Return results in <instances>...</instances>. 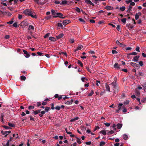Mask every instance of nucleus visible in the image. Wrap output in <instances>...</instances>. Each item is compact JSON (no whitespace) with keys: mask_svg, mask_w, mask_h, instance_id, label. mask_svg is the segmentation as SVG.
<instances>
[{"mask_svg":"<svg viewBox=\"0 0 146 146\" xmlns=\"http://www.w3.org/2000/svg\"><path fill=\"white\" fill-rule=\"evenodd\" d=\"M116 77L114 78V81L113 82L111 83L110 84V87L114 93H117L118 91V88L117 86V84L116 82Z\"/></svg>","mask_w":146,"mask_h":146,"instance_id":"1","label":"nucleus"},{"mask_svg":"<svg viewBox=\"0 0 146 146\" xmlns=\"http://www.w3.org/2000/svg\"><path fill=\"white\" fill-rule=\"evenodd\" d=\"M23 12V13L27 15L30 16L33 18H37L36 13L33 11H32L31 9H26L24 10Z\"/></svg>","mask_w":146,"mask_h":146,"instance_id":"2","label":"nucleus"},{"mask_svg":"<svg viewBox=\"0 0 146 146\" xmlns=\"http://www.w3.org/2000/svg\"><path fill=\"white\" fill-rule=\"evenodd\" d=\"M63 16V15L62 13H56V15L54 16L53 17L54 18L59 17L60 18H64L62 17Z\"/></svg>","mask_w":146,"mask_h":146,"instance_id":"3","label":"nucleus"},{"mask_svg":"<svg viewBox=\"0 0 146 146\" xmlns=\"http://www.w3.org/2000/svg\"><path fill=\"white\" fill-rule=\"evenodd\" d=\"M20 26L23 28H24L27 25V23L26 21H23L20 24Z\"/></svg>","mask_w":146,"mask_h":146,"instance_id":"4","label":"nucleus"},{"mask_svg":"<svg viewBox=\"0 0 146 146\" xmlns=\"http://www.w3.org/2000/svg\"><path fill=\"white\" fill-rule=\"evenodd\" d=\"M23 51L25 54V57L26 58H28L30 57V52H28L27 51L23 50Z\"/></svg>","mask_w":146,"mask_h":146,"instance_id":"5","label":"nucleus"},{"mask_svg":"<svg viewBox=\"0 0 146 146\" xmlns=\"http://www.w3.org/2000/svg\"><path fill=\"white\" fill-rule=\"evenodd\" d=\"M85 2L88 4L91 5L93 6L94 5V4L90 0H85Z\"/></svg>","mask_w":146,"mask_h":146,"instance_id":"6","label":"nucleus"},{"mask_svg":"<svg viewBox=\"0 0 146 146\" xmlns=\"http://www.w3.org/2000/svg\"><path fill=\"white\" fill-rule=\"evenodd\" d=\"M140 56V55L137 56H134L132 60L134 62H136Z\"/></svg>","mask_w":146,"mask_h":146,"instance_id":"7","label":"nucleus"},{"mask_svg":"<svg viewBox=\"0 0 146 146\" xmlns=\"http://www.w3.org/2000/svg\"><path fill=\"white\" fill-rule=\"evenodd\" d=\"M83 46L82 45L80 44L79 45L77 48L74 51L76 52V51H77L79 50H81L83 48Z\"/></svg>","mask_w":146,"mask_h":146,"instance_id":"8","label":"nucleus"},{"mask_svg":"<svg viewBox=\"0 0 146 146\" xmlns=\"http://www.w3.org/2000/svg\"><path fill=\"white\" fill-rule=\"evenodd\" d=\"M141 15V13L139 12L137 13H136L135 16V18L136 20L138 19L139 18V16Z\"/></svg>","mask_w":146,"mask_h":146,"instance_id":"9","label":"nucleus"},{"mask_svg":"<svg viewBox=\"0 0 146 146\" xmlns=\"http://www.w3.org/2000/svg\"><path fill=\"white\" fill-rule=\"evenodd\" d=\"M130 64L135 68L138 67V64L135 63L131 62L130 63Z\"/></svg>","mask_w":146,"mask_h":146,"instance_id":"10","label":"nucleus"},{"mask_svg":"<svg viewBox=\"0 0 146 146\" xmlns=\"http://www.w3.org/2000/svg\"><path fill=\"white\" fill-rule=\"evenodd\" d=\"M114 67L115 68L118 69L120 68L119 66L118 65L117 63H115L114 65Z\"/></svg>","mask_w":146,"mask_h":146,"instance_id":"11","label":"nucleus"},{"mask_svg":"<svg viewBox=\"0 0 146 146\" xmlns=\"http://www.w3.org/2000/svg\"><path fill=\"white\" fill-rule=\"evenodd\" d=\"M99 133H102L104 135H105L106 134V131L104 130H102L99 132Z\"/></svg>","mask_w":146,"mask_h":146,"instance_id":"12","label":"nucleus"},{"mask_svg":"<svg viewBox=\"0 0 146 146\" xmlns=\"http://www.w3.org/2000/svg\"><path fill=\"white\" fill-rule=\"evenodd\" d=\"M106 90L108 91V92H110V87L107 84H106Z\"/></svg>","mask_w":146,"mask_h":146,"instance_id":"13","label":"nucleus"},{"mask_svg":"<svg viewBox=\"0 0 146 146\" xmlns=\"http://www.w3.org/2000/svg\"><path fill=\"white\" fill-rule=\"evenodd\" d=\"M70 23V20H64V25H66Z\"/></svg>","mask_w":146,"mask_h":146,"instance_id":"14","label":"nucleus"},{"mask_svg":"<svg viewBox=\"0 0 146 146\" xmlns=\"http://www.w3.org/2000/svg\"><path fill=\"white\" fill-rule=\"evenodd\" d=\"M11 132V131H4L3 133L4 134H5V137H6L7 135H8L9 133H10Z\"/></svg>","mask_w":146,"mask_h":146,"instance_id":"15","label":"nucleus"},{"mask_svg":"<svg viewBox=\"0 0 146 146\" xmlns=\"http://www.w3.org/2000/svg\"><path fill=\"white\" fill-rule=\"evenodd\" d=\"M28 30H34V27L32 25H29L28 27Z\"/></svg>","mask_w":146,"mask_h":146,"instance_id":"16","label":"nucleus"},{"mask_svg":"<svg viewBox=\"0 0 146 146\" xmlns=\"http://www.w3.org/2000/svg\"><path fill=\"white\" fill-rule=\"evenodd\" d=\"M105 9L108 10H112L113 8L110 6H107L105 7Z\"/></svg>","mask_w":146,"mask_h":146,"instance_id":"17","label":"nucleus"},{"mask_svg":"<svg viewBox=\"0 0 146 146\" xmlns=\"http://www.w3.org/2000/svg\"><path fill=\"white\" fill-rule=\"evenodd\" d=\"M78 119H79V118L78 117H75L74 118L70 120V121L71 122L74 121L76 120H77Z\"/></svg>","mask_w":146,"mask_h":146,"instance_id":"18","label":"nucleus"},{"mask_svg":"<svg viewBox=\"0 0 146 146\" xmlns=\"http://www.w3.org/2000/svg\"><path fill=\"white\" fill-rule=\"evenodd\" d=\"M49 39L50 40L53 41H55L56 40L55 38L53 37H50Z\"/></svg>","mask_w":146,"mask_h":146,"instance_id":"19","label":"nucleus"},{"mask_svg":"<svg viewBox=\"0 0 146 146\" xmlns=\"http://www.w3.org/2000/svg\"><path fill=\"white\" fill-rule=\"evenodd\" d=\"M40 110H38L36 111H34L33 112V113L35 114L36 115L38 114V113L40 112Z\"/></svg>","mask_w":146,"mask_h":146,"instance_id":"20","label":"nucleus"},{"mask_svg":"<svg viewBox=\"0 0 146 146\" xmlns=\"http://www.w3.org/2000/svg\"><path fill=\"white\" fill-rule=\"evenodd\" d=\"M51 12L52 13V14L53 15H54V16L56 15V13H56L54 10L52 9L51 10Z\"/></svg>","mask_w":146,"mask_h":146,"instance_id":"21","label":"nucleus"},{"mask_svg":"<svg viewBox=\"0 0 146 146\" xmlns=\"http://www.w3.org/2000/svg\"><path fill=\"white\" fill-rule=\"evenodd\" d=\"M63 33H61L59 35L56 36L57 38L58 39H59L60 38H61L63 36Z\"/></svg>","mask_w":146,"mask_h":146,"instance_id":"22","label":"nucleus"},{"mask_svg":"<svg viewBox=\"0 0 146 146\" xmlns=\"http://www.w3.org/2000/svg\"><path fill=\"white\" fill-rule=\"evenodd\" d=\"M116 43L117 45H119L121 46H123V44L120 42L118 40L116 41Z\"/></svg>","mask_w":146,"mask_h":146,"instance_id":"23","label":"nucleus"},{"mask_svg":"<svg viewBox=\"0 0 146 146\" xmlns=\"http://www.w3.org/2000/svg\"><path fill=\"white\" fill-rule=\"evenodd\" d=\"M117 125L118 129H120L122 127V125L121 124L118 123Z\"/></svg>","mask_w":146,"mask_h":146,"instance_id":"24","label":"nucleus"},{"mask_svg":"<svg viewBox=\"0 0 146 146\" xmlns=\"http://www.w3.org/2000/svg\"><path fill=\"white\" fill-rule=\"evenodd\" d=\"M114 132L113 131V130H111V131L108 132V133H107V134L108 135H111V134H112L113 133H114Z\"/></svg>","mask_w":146,"mask_h":146,"instance_id":"25","label":"nucleus"},{"mask_svg":"<svg viewBox=\"0 0 146 146\" xmlns=\"http://www.w3.org/2000/svg\"><path fill=\"white\" fill-rule=\"evenodd\" d=\"M142 86L144 88V90L146 92V82L143 84L142 85Z\"/></svg>","mask_w":146,"mask_h":146,"instance_id":"26","label":"nucleus"},{"mask_svg":"<svg viewBox=\"0 0 146 146\" xmlns=\"http://www.w3.org/2000/svg\"><path fill=\"white\" fill-rule=\"evenodd\" d=\"M106 143L104 141L101 142L100 143V146H102Z\"/></svg>","mask_w":146,"mask_h":146,"instance_id":"27","label":"nucleus"},{"mask_svg":"<svg viewBox=\"0 0 146 146\" xmlns=\"http://www.w3.org/2000/svg\"><path fill=\"white\" fill-rule=\"evenodd\" d=\"M50 109V108L49 107H46L45 109V112H48V111Z\"/></svg>","mask_w":146,"mask_h":146,"instance_id":"28","label":"nucleus"},{"mask_svg":"<svg viewBox=\"0 0 146 146\" xmlns=\"http://www.w3.org/2000/svg\"><path fill=\"white\" fill-rule=\"evenodd\" d=\"M127 26L129 28H130L131 29H132L133 28V27L130 24H129V25H127Z\"/></svg>","mask_w":146,"mask_h":146,"instance_id":"29","label":"nucleus"},{"mask_svg":"<svg viewBox=\"0 0 146 146\" xmlns=\"http://www.w3.org/2000/svg\"><path fill=\"white\" fill-rule=\"evenodd\" d=\"M50 33H48L46 34L44 36V38H46L47 37H48L50 35Z\"/></svg>","mask_w":146,"mask_h":146,"instance_id":"30","label":"nucleus"},{"mask_svg":"<svg viewBox=\"0 0 146 146\" xmlns=\"http://www.w3.org/2000/svg\"><path fill=\"white\" fill-rule=\"evenodd\" d=\"M126 19V18H123L121 20V21L124 23V24H125Z\"/></svg>","mask_w":146,"mask_h":146,"instance_id":"31","label":"nucleus"},{"mask_svg":"<svg viewBox=\"0 0 146 146\" xmlns=\"http://www.w3.org/2000/svg\"><path fill=\"white\" fill-rule=\"evenodd\" d=\"M125 7L124 6H122L120 8V10L122 11H123L125 9Z\"/></svg>","mask_w":146,"mask_h":146,"instance_id":"32","label":"nucleus"},{"mask_svg":"<svg viewBox=\"0 0 146 146\" xmlns=\"http://www.w3.org/2000/svg\"><path fill=\"white\" fill-rule=\"evenodd\" d=\"M137 53L136 52H134L132 53H130L129 54V55H137Z\"/></svg>","mask_w":146,"mask_h":146,"instance_id":"33","label":"nucleus"},{"mask_svg":"<svg viewBox=\"0 0 146 146\" xmlns=\"http://www.w3.org/2000/svg\"><path fill=\"white\" fill-rule=\"evenodd\" d=\"M128 137L127 135H124L123 136V138L124 139L126 140L127 139Z\"/></svg>","mask_w":146,"mask_h":146,"instance_id":"34","label":"nucleus"},{"mask_svg":"<svg viewBox=\"0 0 146 146\" xmlns=\"http://www.w3.org/2000/svg\"><path fill=\"white\" fill-rule=\"evenodd\" d=\"M94 94V92L93 90H91V91L90 93L88 94V96H91Z\"/></svg>","mask_w":146,"mask_h":146,"instance_id":"35","label":"nucleus"},{"mask_svg":"<svg viewBox=\"0 0 146 146\" xmlns=\"http://www.w3.org/2000/svg\"><path fill=\"white\" fill-rule=\"evenodd\" d=\"M58 26L59 27L62 28V25L61 23H58Z\"/></svg>","mask_w":146,"mask_h":146,"instance_id":"36","label":"nucleus"},{"mask_svg":"<svg viewBox=\"0 0 146 146\" xmlns=\"http://www.w3.org/2000/svg\"><path fill=\"white\" fill-rule=\"evenodd\" d=\"M121 29V27L119 25H118L117 26V29L118 30V31H119Z\"/></svg>","mask_w":146,"mask_h":146,"instance_id":"37","label":"nucleus"},{"mask_svg":"<svg viewBox=\"0 0 146 146\" xmlns=\"http://www.w3.org/2000/svg\"><path fill=\"white\" fill-rule=\"evenodd\" d=\"M78 63L79 64L81 67H82L83 66V64L82 62L80 60L78 61Z\"/></svg>","mask_w":146,"mask_h":146,"instance_id":"38","label":"nucleus"},{"mask_svg":"<svg viewBox=\"0 0 146 146\" xmlns=\"http://www.w3.org/2000/svg\"><path fill=\"white\" fill-rule=\"evenodd\" d=\"M75 10L78 13L80 12V9L78 7H77L76 8Z\"/></svg>","mask_w":146,"mask_h":146,"instance_id":"39","label":"nucleus"},{"mask_svg":"<svg viewBox=\"0 0 146 146\" xmlns=\"http://www.w3.org/2000/svg\"><path fill=\"white\" fill-rule=\"evenodd\" d=\"M21 79L23 80H25L26 79L25 77L24 76H21Z\"/></svg>","mask_w":146,"mask_h":146,"instance_id":"40","label":"nucleus"},{"mask_svg":"<svg viewBox=\"0 0 146 146\" xmlns=\"http://www.w3.org/2000/svg\"><path fill=\"white\" fill-rule=\"evenodd\" d=\"M13 137H14L16 138H17L18 137V134H17L16 135L13 134Z\"/></svg>","mask_w":146,"mask_h":146,"instance_id":"41","label":"nucleus"},{"mask_svg":"<svg viewBox=\"0 0 146 146\" xmlns=\"http://www.w3.org/2000/svg\"><path fill=\"white\" fill-rule=\"evenodd\" d=\"M65 130L66 132L67 133V134H71L72 133L71 132H69L67 130V129L66 128L65 129Z\"/></svg>","mask_w":146,"mask_h":146,"instance_id":"42","label":"nucleus"},{"mask_svg":"<svg viewBox=\"0 0 146 146\" xmlns=\"http://www.w3.org/2000/svg\"><path fill=\"white\" fill-rule=\"evenodd\" d=\"M112 127L113 128V129L114 130H116V128H115V127H116V125L115 124H113Z\"/></svg>","mask_w":146,"mask_h":146,"instance_id":"43","label":"nucleus"},{"mask_svg":"<svg viewBox=\"0 0 146 146\" xmlns=\"http://www.w3.org/2000/svg\"><path fill=\"white\" fill-rule=\"evenodd\" d=\"M65 104H71V102H70V101H68L65 102Z\"/></svg>","mask_w":146,"mask_h":146,"instance_id":"44","label":"nucleus"},{"mask_svg":"<svg viewBox=\"0 0 146 146\" xmlns=\"http://www.w3.org/2000/svg\"><path fill=\"white\" fill-rule=\"evenodd\" d=\"M70 42L71 43H73V42H74V39H70Z\"/></svg>","mask_w":146,"mask_h":146,"instance_id":"45","label":"nucleus"},{"mask_svg":"<svg viewBox=\"0 0 146 146\" xmlns=\"http://www.w3.org/2000/svg\"><path fill=\"white\" fill-rule=\"evenodd\" d=\"M139 46H137L136 48V49H135V50L139 52H140V51L139 50Z\"/></svg>","mask_w":146,"mask_h":146,"instance_id":"46","label":"nucleus"},{"mask_svg":"<svg viewBox=\"0 0 146 146\" xmlns=\"http://www.w3.org/2000/svg\"><path fill=\"white\" fill-rule=\"evenodd\" d=\"M13 26L15 27H17V23H14L13 25Z\"/></svg>","mask_w":146,"mask_h":146,"instance_id":"47","label":"nucleus"},{"mask_svg":"<svg viewBox=\"0 0 146 146\" xmlns=\"http://www.w3.org/2000/svg\"><path fill=\"white\" fill-rule=\"evenodd\" d=\"M76 141L79 144H80L81 143L80 139L77 138V140Z\"/></svg>","mask_w":146,"mask_h":146,"instance_id":"48","label":"nucleus"},{"mask_svg":"<svg viewBox=\"0 0 146 146\" xmlns=\"http://www.w3.org/2000/svg\"><path fill=\"white\" fill-rule=\"evenodd\" d=\"M129 100H126L124 102V104H129Z\"/></svg>","mask_w":146,"mask_h":146,"instance_id":"49","label":"nucleus"},{"mask_svg":"<svg viewBox=\"0 0 146 146\" xmlns=\"http://www.w3.org/2000/svg\"><path fill=\"white\" fill-rule=\"evenodd\" d=\"M34 106H30L29 107V110H31L34 109Z\"/></svg>","mask_w":146,"mask_h":146,"instance_id":"50","label":"nucleus"},{"mask_svg":"<svg viewBox=\"0 0 146 146\" xmlns=\"http://www.w3.org/2000/svg\"><path fill=\"white\" fill-rule=\"evenodd\" d=\"M51 105L52 106V107H51V109H52V110H54L55 108L54 107V104L53 103H52L51 104Z\"/></svg>","mask_w":146,"mask_h":146,"instance_id":"51","label":"nucleus"},{"mask_svg":"<svg viewBox=\"0 0 146 146\" xmlns=\"http://www.w3.org/2000/svg\"><path fill=\"white\" fill-rule=\"evenodd\" d=\"M3 127L6 129H10V128L9 127L5 125L3 126Z\"/></svg>","mask_w":146,"mask_h":146,"instance_id":"52","label":"nucleus"},{"mask_svg":"<svg viewBox=\"0 0 146 146\" xmlns=\"http://www.w3.org/2000/svg\"><path fill=\"white\" fill-rule=\"evenodd\" d=\"M112 53L113 54H117V52L115 50H113L112 51Z\"/></svg>","mask_w":146,"mask_h":146,"instance_id":"53","label":"nucleus"},{"mask_svg":"<svg viewBox=\"0 0 146 146\" xmlns=\"http://www.w3.org/2000/svg\"><path fill=\"white\" fill-rule=\"evenodd\" d=\"M18 19H21L22 17V15H19V16H18Z\"/></svg>","mask_w":146,"mask_h":146,"instance_id":"54","label":"nucleus"},{"mask_svg":"<svg viewBox=\"0 0 146 146\" xmlns=\"http://www.w3.org/2000/svg\"><path fill=\"white\" fill-rule=\"evenodd\" d=\"M9 38V36L8 35H5V39H7Z\"/></svg>","mask_w":146,"mask_h":146,"instance_id":"55","label":"nucleus"},{"mask_svg":"<svg viewBox=\"0 0 146 146\" xmlns=\"http://www.w3.org/2000/svg\"><path fill=\"white\" fill-rule=\"evenodd\" d=\"M104 124L106 126H107V127H108V126H110V123H104Z\"/></svg>","mask_w":146,"mask_h":146,"instance_id":"56","label":"nucleus"},{"mask_svg":"<svg viewBox=\"0 0 146 146\" xmlns=\"http://www.w3.org/2000/svg\"><path fill=\"white\" fill-rule=\"evenodd\" d=\"M139 64L141 66H142L143 65V63L142 61H140L139 62Z\"/></svg>","mask_w":146,"mask_h":146,"instance_id":"57","label":"nucleus"},{"mask_svg":"<svg viewBox=\"0 0 146 146\" xmlns=\"http://www.w3.org/2000/svg\"><path fill=\"white\" fill-rule=\"evenodd\" d=\"M79 20L81 22H85L82 19L80 18L79 19Z\"/></svg>","mask_w":146,"mask_h":146,"instance_id":"58","label":"nucleus"},{"mask_svg":"<svg viewBox=\"0 0 146 146\" xmlns=\"http://www.w3.org/2000/svg\"><path fill=\"white\" fill-rule=\"evenodd\" d=\"M60 108V107L59 106H57L56 107L55 109L57 110H59Z\"/></svg>","mask_w":146,"mask_h":146,"instance_id":"59","label":"nucleus"},{"mask_svg":"<svg viewBox=\"0 0 146 146\" xmlns=\"http://www.w3.org/2000/svg\"><path fill=\"white\" fill-rule=\"evenodd\" d=\"M90 21L91 23H95V21L92 19L90 20Z\"/></svg>","mask_w":146,"mask_h":146,"instance_id":"60","label":"nucleus"},{"mask_svg":"<svg viewBox=\"0 0 146 146\" xmlns=\"http://www.w3.org/2000/svg\"><path fill=\"white\" fill-rule=\"evenodd\" d=\"M89 53L92 54H95L94 52L92 51H89Z\"/></svg>","mask_w":146,"mask_h":146,"instance_id":"61","label":"nucleus"},{"mask_svg":"<svg viewBox=\"0 0 146 146\" xmlns=\"http://www.w3.org/2000/svg\"><path fill=\"white\" fill-rule=\"evenodd\" d=\"M135 4V3L134 2H131L130 3V5L134 6Z\"/></svg>","mask_w":146,"mask_h":146,"instance_id":"62","label":"nucleus"},{"mask_svg":"<svg viewBox=\"0 0 146 146\" xmlns=\"http://www.w3.org/2000/svg\"><path fill=\"white\" fill-rule=\"evenodd\" d=\"M142 55L144 57H146V54H145L144 53H142Z\"/></svg>","mask_w":146,"mask_h":146,"instance_id":"63","label":"nucleus"},{"mask_svg":"<svg viewBox=\"0 0 146 146\" xmlns=\"http://www.w3.org/2000/svg\"><path fill=\"white\" fill-rule=\"evenodd\" d=\"M146 101V98H144L141 100L142 102H145Z\"/></svg>","mask_w":146,"mask_h":146,"instance_id":"64","label":"nucleus"}]
</instances>
